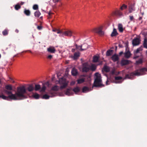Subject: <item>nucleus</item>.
Segmentation results:
<instances>
[{"label": "nucleus", "mask_w": 147, "mask_h": 147, "mask_svg": "<svg viewBox=\"0 0 147 147\" xmlns=\"http://www.w3.org/2000/svg\"><path fill=\"white\" fill-rule=\"evenodd\" d=\"M99 57L97 56H94L93 58V62H96L98 61Z\"/></svg>", "instance_id": "nucleus-33"}, {"label": "nucleus", "mask_w": 147, "mask_h": 147, "mask_svg": "<svg viewBox=\"0 0 147 147\" xmlns=\"http://www.w3.org/2000/svg\"><path fill=\"white\" fill-rule=\"evenodd\" d=\"M49 97L50 96L47 94H45L43 96V98L45 99H48L49 98Z\"/></svg>", "instance_id": "nucleus-40"}, {"label": "nucleus", "mask_w": 147, "mask_h": 147, "mask_svg": "<svg viewBox=\"0 0 147 147\" xmlns=\"http://www.w3.org/2000/svg\"><path fill=\"white\" fill-rule=\"evenodd\" d=\"M41 14L40 12L38 11H36L34 13L35 16L37 18H38Z\"/></svg>", "instance_id": "nucleus-31"}, {"label": "nucleus", "mask_w": 147, "mask_h": 147, "mask_svg": "<svg viewBox=\"0 0 147 147\" xmlns=\"http://www.w3.org/2000/svg\"><path fill=\"white\" fill-rule=\"evenodd\" d=\"M32 96L34 98L36 99H38L40 97L39 95L36 93L33 94Z\"/></svg>", "instance_id": "nucleus-29"}, {"label": "nucleus", "mask_w": 147, "mask_h": 147, "mask_svg": "<svg viewBox=\"0 0 147 147\" xmlns=\"http://www.w3.org/2000/svg\"><path fill=\"white\" fill-rule=\"evenodd\" d=\"M127 8V6L125 4H123L120 7V9L121 11H123L126 9Z\"/></svg>", "instance_id": "nucleus-24"}, {"label": "nucleus", "mask_w": 147, "mask_h": 147, "mask_svg": "<svg viewBox=\"0 0 147 147\" xmlns=\"http://www.w3.org/2000/svg\"><path fill=\"white\" fill-rule=\"evenodd\" d=\"M65 94L68 96L72 95L73 94L72 91L69 89H67L65 91Z\"/></svg>", "instance_id": "nucleus-18"}, {"label": "nucleus", "mask_w": 147, "mask_h": 147, "mask_svg": "<svg viewBox=\"0 0 147 147\" xmlns=\"http://www.w3.org/2000/svg\"><path fill=\"white\" fill-rule=\"evenodd\" d=\"M140 40L138 38L134 39L132 41V44L134 46H136L139 45Z\"/></svg>", "instance_id": "nucleus-16"}, {"label": "nucleus", "mask_w": 147, "mask_h": 147, "mask_svg": "<svg viewBox=\"0 0 147 147\" xmlns=\"http://www.w3.org/2000/svg\"><path fill=\"white\" fill-rule=\"evenodd\" d=\"M2 34L4 36L7 35L8 34V30L6 29L5 30L3 31Z\"/></svg>", "instance_id": "nucleus-37"}, {"label": "nucleus", "mask_w": 147, "mask_h": 147, "mask_svg": "<svg viewBox=\"0 0 147 147\" xmlns=\"http://www.w3.org/2000/svg\"><path fill=\"white\" fill-rule=\"evenodd\" d=\"M21 7L20 6L19 4H17L15 6V8L16 10H18Z\"/></svg>", "instance_id": "nucleus-41"}, {"label": "nucleus", "mask_w": 147, "mask_h": 147, "mask_svg": "<svg viewBox=\"0 0 147 147\" xmlns=\"http://www.w3.org/2000/svg\"><path fill=\"white\" fill-rule=\"evenodd\" d=\"M113 14L117 16H123V13L120 10L117 9L113 12Z\"/></svg>", "instance_id": "nucleus-12"}, {"label": "nucleus", "mask_w": 147, "mask_h": 147, "mask_svg": "<svg viewBox=\"0 0 147 147\" xmlns=\"http://www.w3.org/2000/svg\"><path fill=\"white\" fill-rule=\"evenodd\" d=\"M5 92L8 95L11 94L9 95V97L10 99L14 100L25 98L28 94L24 86L18 87L15 94H12L11 91L7 90L5 91Z\"/></svg>", "instance_id": "nucleus-1"}, {"label": "nucleus", "mask_w": 147, "mask_h": 147, "mask_svg": "<svg viewBox=\"0 0 147 147\" xmlns=\"http://www.w3.org/2000/svg\"><path fill=\"white\" fill-rule=\"evenodd\" d=\"M71 74L72 75L74 76H76L78 74L77 70L75 68H73L71 71Z\"/></svg>", "instance_id": "nucleus-21"}, {"label": "nucleus", "mask_w": 147, "mask_h": 147, "mask_svg": "<svg viewBox=\"0 0 147 147\" xmlns=\"http://www.w3.org/2000/svg\"><path fill=\"white\" fill-rule=\"evenodd\" d=\"M33 8L34 10H37L38 9V6L37 5H34L33 6Z\"/></svg>", "instance_id": "nucleus-42"}, {"label": "nucleus", "mask_w": 147, "mask_h": 147, "mask_svg": "<svg viewBox=\"0 0 147 147\" xmlns=\"http://www.w3.org/2000/svg\"><path fill=\"white\" fill-rule=\"evenodd\" d=\"M123 81L122 77L120 76H116L115 77L114 82L116 83H121Z\"/></svg>", "instance_id": "nucleus-11"}, {"label": "nucleus", "mask_w": 147, "mask_h": 147, "mask_svg": "<svg viewBox=\"0 0 147 147\" xmlns=\"http://www.w3.org/2000/svg\"><path fill=\"white\" fill-rule=\"evenodd\" d=\"M131 54L129 51H127L125 53V57L126 58H128L130 57Z\"/></svg>", "instance_id": "nucleus-27"}, {"label": "nucleus", "mask_w": 147, "mask_h": 147, "mask_svg": "<svg viewBox=\"0 0 147 147\" xmlns=\"http://www.w3.org/2000/svg\"><path fill=\"white\" fill-rule=\"evenodd\" d=\"M47 51L50 53H53L55 51V48L53 47H50L47 48Z\"/></svg>", "instance_id": "nucleus-17"}, {"label": "nucleus", "mask_w": 147, "mask_h": 147, "mask_svg": "<svg viewBox=\"0 0 147 147\" xmlns=\"http://www.w3.org/2000/svg\"><path fill=\"white\" fill-rule=\"evenodd\" d=\"M118 26V29L119 32H122L123 31L122 25L121 24H119Z\"/></svg>", "instance_id": "nucleus-19"}, {"label": "nucleus", "mask_w": 147, "mask_h": 147, "mask_svg": "<svg viewBox=\"0 0 147 147\" xmlns=\"http://www.w3.org/2000/svg\"><path fill=\"white\" fill-rule=\"evenodd\" d=\"M114 71H113L112 72V73L113 74H114Z\"/></svg>", "instance_id": "nucleus-54"}, {"label": "nucleus", "mask_w": 147, "mask_h": 147, "mask_svg": "<svg viewBox=\"0 0 147 147\" xmlns=\"http://www.w3.org/2000/svg\"><path fill=\"white\" fill-rule=\"evenodd\" d=\"M76 48L81 51H83L86 50L88 48V45L87 44H85L83 45L82 46H78L76 45Z\"/></svg>", "instance_id": "nucleus-8"}, {"label": "nucleus", "mask_w": 147, "mask_h": 147, "mask_svg": "<svg viewBox=\"0 0 147 147\" xmlns=\"http://www.w3.org/2000/svg\"><path fill=\"white\" fill-rule=\"evenodd\" d=\"M59 83L60 85V88L59 86L55 85L52 87L51 90L49 92V94L52 96L55 95V92L57 91L59 88L63 89L65 88L68 85L69 81L64 77H62L59 79Z\"/></svg>", "instance_id": "nucleus-2"}, {"label": "nucleus", "mask_w": 147, "mask_h": 147, "mask_svg": "<svg viewBox=\"0 0 147 147\" xmlns=\"http://www.w3.org/2000/svg\"><path fill=\"white\" fill-rule=\"evenodd\" d=\"M129 18H130V20L131 21H132L134 19V17L133 16H129Z\"/></svg>", "instance_id": "nucleus-43"}, {"label": "nucleus", "mask_w": 147, "mask_h": 147, "mask_svg": "<svg viewBox=\"0 0 147 147\" xmlns=\"http://www.w3.org/2000/svg\"><path fill=\"white\" fill-rule=\"evenodd\" d=\"M103 70L106 72H108L110 70V68L106 66H104L103 68Z\"/></svg>", "instance_id": "nucleus-26"}, {"label": "nucleus", "mask_w": 147, "mask_h": 147, "mask_svg": "<svg viewBox=\"0 0 147 147\" xmlns=\"http://www.w3.org/2000/svg\"><path fill=\"white\" fill-rule=\"evenodd\" d=\"M108 82V81H107L106 82V85H108V84H107Z\"/></svg>", "instance_id": "nucleus-55"}, {"label": "nucleus", "mask_w": 147, "mask_h": 147, "mask_svg": "<svg viewBox=\"0 0 147 147\" xmlns=\"http://www.w3.org/2000/svg\"><path fill=\"white\" fill-rule=\"evenodd\" d=\"M145 71H147V68L144 67L137 70L135 71L134 74L138 76L142 75L144 74V72Z\"/></svg>", "instance_id": "nucleus-7"}, {"label": "nucleus", "mask_w": 147, "mask_h": 147, "mask_svg": "<svg viewBox=\"0 0 147 147\" xmlns=\"http://www.w3.org/2000/svg\"><path fill=\"white\" fill-rule=\"evenodd\" d=\"M82 67L83 71L87 72L90 70L92 71H94L96 69V66L94 64H91L89 65L87 63H86L83 64Z\"/></svg>", "instance_id": "nucleus-3"}, {"label": "nucleus", "mask_w": 147, "mask_h": 147, "mask_svg": "<svg viewBox=\"0 0 147 147\" xmlns=\"http://www.w3.org/2000/svg\"><path fill=\"white\" fill-rule=\"evenodd\" d=\"M52 56L51 55H49L47 57V58L49 59H51L52 58Z\"/></svg>", "instance_id": "nucleus-45"}, {"label": "nucleus", "mask_w": 147, "mask_h": 147, "mask_svg": "<svg viewBox=\"0 0 147 147\" xmlns=\"http://www.w3.org/2000/svg\"><path fill=\"white\" fill-rule=\"evenodd\" d=\"M15 31L17 33H18L19 32V31L18 30H15Z\"/></svg>", "instance_id": "nucleus-51"}, {"label": "nucleus", "mask_w": 147, "mask_h": 147, "mask_svg": "<svg viewBox=\"0 0 147 147\" xmlns=\"http://www.w3.org/2000/svg\"><path fill=\"white\" fill-rule=\"evenodd\" d=\"M118 34L117 30L115 28L113 29V31L111 34V36L112 37L115 36Z\"/></svg>", "instance_id": "nucleus-20"}, {"label": "nucleus", "mask_w": 147, "mask_h": 147, "mask_svg": "<svg viewBox=\"0 0 147 147\" xmlns=\"http://www.w3.org/2000/svg\"><path fill=\"white\" fill-rule=\"evenodd\" d=\"M111 58L112 60L114 61H117L119 59L118 55H113L111 57Z\"/></svg>", "instance_id": "nucleus-22"}, {"label": "nucleus", "mask_w": 147, "mask_h": 147, "mask_svg": "<svg viewBox=\"0 0 147 147\" xmlns=\"http://www.w3.org/2000/svg\"><path fill=\"white\" fill-rule=\"evenodd\" d=\"M26 91L31 92L34 89V87L32 84H29L26 86Z\"/></svg>", "instance_id": "nucleus-14"}, {"label": "nucleus", "mask_w": 147, "mask_h": 147, "mask_svg": "<svg viewBox=\"0 0 147 147\" xmlns=\"http://www.w3.org/2000/svg\"><path fill=\"white\" fill-rule=\"evenodd\" d=\"M37 28L38 29V30H40L41 28H42V27L41 26H37Z\"/></svg>", "instance_id": "nucleus-47"}, {"label": "nucleus", "mask_w": 147, "mask_h": 147, "mask_svg": "<svg viewBox=\"0 0 147 147\" xmlns=\"http://www.w3.org/2000/svg\"><path fill=\"white\" fill-rule=\"evenodd\" d=\"M6 89L9 91H11L12 90V86L11 85H7L5 86Z\"/></svg>", "instance_id": "nucleus-23"}, {"label": "nucleus", "mask_w": 147, "mask_h": 147, "mask_svg": "<svg viewBox=\"0 0 147 147\" xmlns=\"http://www.w3.org/2000/svg\"><path fill=\"white\" fill-rule=\"evenodd\" d=\"M75 51V49H72L71 50V51L72 52H74Z\"/></svg>", "instance_id": "nucleus-49"}, {"label": "nucleus", "mask_w": 147, "mask_h": 147, "mask_svg": "<svg viewBox=\"0 0 147 147\" xmlns=\"http://www.w3.org/2000/svg\"><path fill=\"white\" fill-rule=\"evenodd\" d=\"M129 61L127 60H122L121 61V64L122 65L127 64L129 63Z\"/></svg>", "instance_id": "nucleus-25"}, {"label": "nucleus", "mask_w": 147, "mask_h": 147, "mask_svg": "<svg viewBox=\"0 0 147 147\" xmlns=\"http://www.w3.org/2000/svg\"><path fill=\"white\" fill-rule=\"evenodd\" d=\"M102 85L101 75L98 73L95 74V81L93 86H100Z\"/></svg>", "instance_id": "nucleus-4"}, {"label": "nucleus", "mask_w": 147, "mask_h": 147, "mask_svg": "<svg viewBox=\"0 0 147 147\" xmlns=\"http://www.w3.org/2000/svg\"><path fill=\"white\" fill-rule=\"evenodd\" d=\"M80 53L79 52L75 53L74 55H71V57L74 60L78 59L80 56Z\"/></svg>", "instance_id": "nucleus-15"}, {"label": "nucleus", "mask_w": 147, "mask_h": 147, "mask_svg": "<svg viewBox=\"0 0 147 147\" xmlns=\"http://www.w3.org/2000/svg\"><path fill=\"white\" fill-rule=\"evenodd\" d=\"M24 2H21V3H20V4H21V5H23V4H24Z\"/></svg>", "instance_id": "nucleus-52"}, {"label": "nucleus", "mask_w": 147, "mask_h": 147, "mask_svg": "<svg viewBox=\"0 0 147 147\" xmlns=\"http://www.w3.org/2000/svg\"><path fill=\"white\" fill-rule=\"evenodd\" d=\"M73 34L72 32L70 30L66 31L63 33V35L64 36H71Z\"/></svg>", "instance_id": "nucleus-13"}, {"label": "nucleus", "mask_w": 147, "mask_h": 147, "mask_svg": "<svg viewBox=\"0 0 147 147\" xmlns=\"http://www.w3.org/2000/svg\"><path fill=\"white\" fill-rule=\"evenodd\" d=\"M82 92H86L88 91L89 89L86 86H84L82 88Z\"/></svg>", "instance_id": "nucleus-32"}, {"label": "nucleus", "mask_w": 147, "mask_h": 147, "mask_svg": "<svg viewBox=\"0 0 147 147\" xmlns=\"http://www.w3.org/2000/svg\"><path fill=\"white\" fill-rule=\"evenodd\" d=\"M146 53H147V51H146Z\"/></svg>", "instance_id": "nucleus-57"}, {"label": "nucleus", "mask_w": 147, "mask_h": 147, "mask_svg": "<svg viewBox=\"0 0 147 147\" xmlns=\"http://www.w3.org/2000/svg\"><path fill=\"white\" fill-rule=\"evenodd\" d=\"M53 31L54 32H56V30H53Z\"/></svg>", "instance_id": "nucleus-53"}, {"label": "nucleus", "mask_w": 147, "mask_h": 147, "mask_svg": "<svg viewBox=\"0 0 147 147\" xmlns=\"http://www.w3.org/2000/svg\"><path fill=\"white\" fill-rule=\"evenodd\" d=\"M24 13L27 16H29L30 15V12L29 10L25 9L24 11Z\"/></svg>", "instance_id": "nucleus-34"}, {"label": "nucleus", "mask_w": 147, "mask_h": 147, "mask_svg": "<svg viewBox=\"0 0 147 147\" xmlns=\"http://www.w3.org/2000/svg\"><path fill=\"white\" fill-rule=\"evenodd\" d=\"M142 50V47H141L137 49L135 51V53H137L139 52L140 51H141Z\"/></svg>", "instance_id": "nucleus-36"}, {"label": "nucleus", "mask_w": 147, "mask_h": 147, "mask_svg": "<svg viewBox=\"0 0 147 147\" xmlns=\"http://www.w3.org/2000/svg\"><path fill=\"white\" fill-rule=\"evenodd\" d=\"M86 47H82V48H85Z\"/></svg>", "instance_id": "nucleus-56"}, {"label": "nucleus", "mask_w": 147, "mask_h": 147, "mask_svg": "<svg viewBox=\"0 0 147 147\" xmlns=\"http://www.w3.org/2000/svg\"><path fill=\"white\" fill-rule=\"evenodd\" d=\"M56 32L57 34H59L61 32L59 30H56Z\"/></svg>", "instance_id": "nucleus-46"}, {"label": "nucleus", "mask_w": 147, "mask_h": 147, "mask_svg": "<svg viewBox=\"0 0 147 147\" xmlns=\"http://www.w3.org/2000/svg\"><path fill=\"white\" fill-rule=\"evenodd\" d=\"M49 84V82H47L43 84L42 87L41 88L40 85L38 84H36L35 85V88H34L35 90L38 91L40 90V92H44L46 90V87L45 86V85H48Z\"/></svg>", "instance_id": "nucleus-6"}, {"label": "nucleus", "mask_w": 147, "mask_h": 147, "mask_svg": "<svg viewBox=\"0 0 147 147\" xmlns=\"http://www.w3.org/2000/svg\"><path fill=\"white\" fill-rule=\"evenodd\" d=\"M53 1L54 3L57 2L58 1V0H53Z\"/></svg>", "instance_id": "nucleus-48"}, {"label": "nucleus", "mask_w": 147, "mask_h": 147, "mask_svg": "<svg viewBox=\"0 0 147 147\" xmlns=\"http://www.w3.org/2000/svg\"><path fill=\"white\" fill-rule=\"evenodd\" d=\"M11 94H9V95H11ZM9 96L8 97L4 95L3 94H1L0 95V98H1L3 99L4 100H7L8 98H9V95L8 94Z\"/></svg>", "instance_id": "nucleus-30"}, {"label": "nucleus", "mask_w": 147, "mask_h": 147, "mask_svg": "<svg viewBox=\"0 0 147 147\" xmlns=\"http://www.w3.org/2000/svg\"><path fill=\"white\" fill-rule=\"evenodd\" d=\"M123 53V52H120V53H119V54L120 55H121Z\"/></svg>", "instance_id": "nucleus-50"}, {"label": "nucleus", "mask_w": 147, "mask_h": 147, "mask_svg": "<svg viewBox=\"0 0 147 147\" xmlns=\"http://www.w3.org/2000/svg\"><path fill=\"white\" fill-rule=\"evenodd\" d=\"M113 51L111 50H109L107 51L106 55L107 56H110L112 53Z\"/></svg>", "instance_id": "nucleus-35"}, {"label": "nucleus", "mask_w": 147, "mask_h": 147, "mask_svg": "<svg viewBox=\"0 0 147 147\" xmlns=\"http://www.w3.org/2000/svg\"><path fill=\"white\" fill-rule=\"evenodd\" d=\"M75 83V82L74 81H72L70 83V85H74Z\"/></svg>", "instance_id": "nucleus-44"}, {"label": "nucleus", "mask_w": 147, "mask_h": 147, "mask_svg": "<svg viewBox=\"0 0 147 147\" xmlns=\"http://www.w3.org/2000/svg\"><path fill=\"white\" fill-rule=\"evenodd\" d=\"M90 76H88L87 78V80H86V78H80L77 80V84H81L83 83L85 81L88 82L90 81Z\"/></svg>", "instance_id": "nucleus-9"}, {"label": "nucleus", "mask_w": 147, "mask_h": 147, "mask_svg": "<svg viewBox=\"0 0 147 147\" xmlns=\"http://www.w3.org/2000/svg\"><path fill=\"white\" fill-rule=\"evenodd\" d=\"M135 4L132 3L130 4L128 6V10L129 13H131L135 10Z\"/></svg>", "instance_id": "nucleus-10"}, {"label": "nucleus", "mask_w": 147, "mask_h": 147, "mask_svg": "<svg viewBox=\"0 0 147 147\" xmlns=\"http://www.w3.org/2000/svg\"><path fill=\"white\" fill-rule=\"evenodd\" d=\"M80 90V88L79 87H77L74 88L73 89V91L76 94Z\"/></svg>", "instance_id": "nucleus-28"}, {"label": "nucleus", "mask_w": 147, "mask_h": 147, "mask_svg": "<svg viewBox=\"0 0 147 147\" xmlns=\"http://www.w3.org/2000/svg\"><path fill=\"white\" fill-rule=\"evenodd\" d=\"M143 45L145 48H147V40L146 39L144 40Z\"/></svg>", "instance_id": "nucleus-38"}, {"label": "nucleus", "mask_w": 147, "mask_h": 147, "mask_svg": "<svg viewBox=\"0 0 147 147\" xmlns=\"http://www.w3.org/2000/svg\"><path fill=\"white\" fill-rule=\"evenodd\" d=\"M143 62V60L142 59H139L138 60L136 61V63L137 64H141Z\"/></svg>", "instance_id": "nucleus-39"}, {"label": "nucleus", "mask_w": 147, "mask_h": 147, "mask_svg": "<svg viewBox=\"0 0 147 147\" xmlns=\"http://www.w3.org/2000/svg\"><path fill=\"white\" fill-rule=\"evenodd\" d=\"M103 26L100 25L94 28L92 30V31L94 33H97L100 36H102L104 35V32L102 31Z\"/></svg>", "instance_id": "nucleus-5"}]
</instances>
